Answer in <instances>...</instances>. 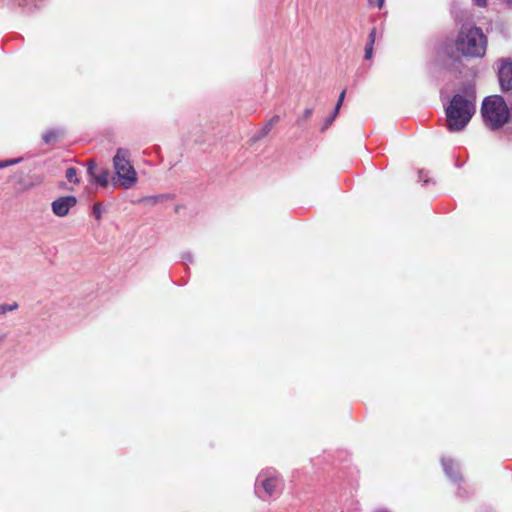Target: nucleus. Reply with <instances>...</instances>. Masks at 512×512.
Here are the masks:
<instances>
[{
    "label": "nucleus",
    "mask_w": 512,
    "mask_h": 512,
    "mask_svg": "<svg viewBox=\"0 0 512 512\" xmlns=\"http://www.w3.org/2000/svg\"><path fill=\"white\" fill-rule=\"evenodd\" d=\"M455 47L463 56L481 58L486 53L487 38L480 28L463 25L455 40Z\"/></svg>",
    "instance_id": "nucleus-1"
},
{
    "label": "nucleus",
    "mask_w": 512,
    "mask_h": 512,
    "mask_svg": "<svg viewBox=\"0 0 512 512\" xmlns=\"http://www.w3.org/2000/svg\"><path fill=\"white\" fill-rule=\"evenodd\" d=\"M312 115V109H306L303 113V118L304 119H309Z\"/></svg>",
    "instance_id": "nucleus-18"
},
{
    "label": "nucleus",
    "mask_w": 512,
    "mask_h": 512,
    "mask_svg": "<svg viewBox=\"0 0 512 512\" xmlns=\"http://www.w3.org/2000/svg\"><path fill=\"white\" fill-rule=\"evenodd\" d=\"M87 165L88 174L93 178V180L102 187H106L108 185L109 171L107 169H102L100 172H96L97 166L95 161L92 159L87 162Z\"/></svg>",
    "instance_id": "nucleus-6"
},
{
    "label": "nucleus",
    "mask_w": 512,
    "mask_h": 512,
    "mask_svg": "<svg viewBox=\"0 0 512 512\" xmlns=\"http://www.w3.org/2000/svg\"><path fill=\"white\" fill-rule=\"evenodd\" d=\"M481 115L486 126L497 130L510 119V110L503 97L491 95L483 100Z\"/></svg>",
    "instance_id": "nucleus-3"
},
{
    "label": "nucleus",
    "mask_w": 512,
    "mask_h": 512,
    "mask_svg": "<svg viewBox=\"0 0 512 512\" xmlns=\"http://www.w3.org/2000/svg\"><path fill=\"white\" fill-rule=\"evenodd\" d=\"M18 307L19 305L17 302H14L13 304L10 305L0 304V314H5L6 312L17 310Z\"/></svg>",
    "instance_id": "nucleus-13"
},
{
    "label": "nucleus",
    "mask_w": 512,
    "mask_h": 512,
    "mask_svg": "<svg viewBox=\"0 0 512 512\" xmlns=\"http://www.w3.org/2000/svg\"><path fill=\"white\" fill-rule=\"evenodd\" d=\"M113 164L121 185L126 189L131 188L137 181V173L131 164L129 151L119 148L113 158Z\"/></svg>",
    "instance_id": "nucleus-4"
},
{
    "label": "nucleus",
    "mask_w": 512,
    "mask_h": 512,
    "mask_svg": "<svg viewBox=\"0 0 512 512\" xmlns=\"http://www.w3.org/2000/svg\"><path fill=\"white\" fill-rule=\"evenodd\" d=\"M280 478L278 476L267 477L262 481V487L268 496H272L279 486Z\"/></svg>",
    "instance_id": "nucleus-9"
},
{
    "label": "nucleus",
    "mask_w": 512,
    "mask_h": 512,
    "mask_svg": "<svg viewBox=\"0 0 512 512\" xmlns=\"http://www.w3.org/2000/svg\"><path fill=\"white\" fill-rule=\"evenodd\" d=\"M443 465H444L446 473L449 474L450 476H452V470H453V467H454L453 462H451V461L443 462Z\"/></svg>",
    "instance_id": "nucleus-14"
},
{
    "label": "nucleus",
    "mask_w": 512,
    "mask_h": 512,
    "mask_svg": "<svg viewBox=\"0 0 512 512\" xmlns=\"http://www.w3.org/2000/svg\"><path fill=\"white\" fill-rule=\"evenodd\" d=\"M508 1H509V3H511V4H512V0H508Z\"/></svg>",
    "instance_id": "nucleus-22"
},
{
    "label": "nucleus",
    "mask_w": 512,
    "mask_h": 512,
    "mask_svg": "<svg viewBox=\"0 0 512 512\" xmlns=\"http://www.w3.org/2000/svg\"><path fill=\"white\" fill-rule=\"evenodd\" d=\"M477 6L483 7L486 5V0H473Z\"/></svg>",
    "instance_id": "nucleus-19"
},
{
    "label": "nucleus",
    "mask_w": 512,
    "mask_h": 512,
    "mask_svg": "<svg viewBox=\"0 0 512 512\" xmlns=\"http://www.w3.org/2000/svg\"><path fill=\"white\" fill-rule=\"evenodd\" d=\"M376 33H377V29L374 27L368 35V40L365 45V55H364V58L366 60H370L373 57V46H374V43L376 40Z\"/></svg>",
    "instance_id": "nucleus-10"
},
{
    "label": "nucleus",
    "mask_w": 512,
    "mask_h": 512,
    "mask_svg": "<svg viewBox=\"0 0 512 512\" xmlns=\"http://www.w3.org/2000/svg\"><path fill=\"white\" fill-rule=\"evenodd\" d=\"M374 512H390V511L387 509H384V508H380V509H376Z\"/></svg>",
    "instance_id": "nucleus-21"
},
{
    "label": "nucleus",
    "mask_w": 512,
    "mask_h": 512,
    "mask_svg": "<svg viewBox=\"0 0 512 512\" xmlns=\"http://www.w3.org/2000/svg\"><path fill=\"white\" fill-rule=\"evenodd\" d=\"M63 136H64V134L62 131L57 130V129H51V130L46 131L42 135V139L46 145H53V144H56L57 142H59L63 138Z\"/></svg>",
    "instance_id": "nucleus-8"
},
{
    "label": "nucleus",
    "mask_w": 512,
    "mask_h": 512,
    "mask_svg": "<svg viewBox=\"0 0 512 512\" xmlns=\"http://www.w3.org/2000/svg\"><path fill=\"white\" fill-rule=\"evenodd\" d=\"M475 112L474 104L460 94L453 96L446 108L447 128L450 131H461L471 120Z\"/></svg>",
    "instance_id": "nucleus-2"
},
{
    "label": "nucleus",
    "mask_w": 512,
    "mask_h": 512,
    "mask_svg": "<svg viewBox=\"0 0 512 512\" xmlns=\"http://www.w3.org/2000/svg\"><path fill=\"white\" fill-rule=\"evenodd\" d=\"M345 94H346V90L344 89L341 93H340V96H339V99L337 101V104H336V107L334 109V113H333V116L332 118L329 120V123L336 117V115L338 114L339 110H340V107L344 101V98H345Z\"/></svg>",
    "instance_id": "nucleus-12"
},
{
    "label": "nucleus",
    "mask_w": 512,
    "mask_h": 512,
    "mask_svg": "<svg viewBox=\"0 0 512 512\" xmlns=\"http://www.w3.org/2000/svg\"><path fill=\"white\" fill-rule=\"evenodd\" d=\"M93 210H94V214H95L96 218L99 219L101 217L100 205L99 204H94Z\"/></svg>",
    "instance_id": "nucleus-17"
},
{
    "label": "nucleus",
    "mask_w": 512,
    "mask_h": 512,
    "mask_svg": "<svg viewBox=\"0 0 512 512\" xmlns=\"http://www.w3.org/2000/svg\"><path fill=\"white\" fill-rule=\"evenodd\" d=\"M370 6L381 8L384 4V0H368Z\"/></svg>",
    "instance_id": "nucleus-15"
},
{
    "label": "nucleus",
    "mask_w": 512,
    "mask_h": 512,
    "mask_svg": "<svg viewBox=\"0 0 512 512\" xmlns=\"http://www.w3.org/2000/svg\"><path fill=\"white\" fill-rule=\"evenodd\" d=\"M499 80L504 90L512 89V63L506 62L499 70Z\"/></svg>",
    "instance_id": "nucleus-7"
},
{
    "label": "nucleus",
    "mask_w": 512,
    "mask_h": 512,
    "mask_svg": "<svg viewBox=\"0 0 512 512\" xmlns=\"http://www.w3.org/2000/svg\"><path fill=\"white\" fill-rule=\"evenodd\" d=\"M19 161H20L19 159H14V160H10V161H0V168H4L9 165L16 164Z\"/></svg>",
    "instance_id": "nucleus-16"
},
{
    "label": "nucleus",
    "mask_w": 512,
    "mask_h": 512,
    "mask_svg": "<svg viewBox=\"0 0 512 512\" xmlns=\"http://www.w3.org/2000/svg\"><path fill=\"white\" fill-rule=\"evenodd\" d=\"M278 119H279L278 117H275L274 119H272V120L270 121L269 126H268V130L270 129V127H271V126H273V124H274L275 122H277V121H278Z\"/></svg>",
    "instance_id": "nucleus-20"
},
{
    "label": "nucleus",
    "mask_w": 512,
    "mask_h": 512,
    "mask_svg": "<svg viewBox=\"0 0 512 512\" xmlns=\"http://www.w3.org/2000/svg\"><path fill=\"white\" fill-rule=\"evenodd\" d=\"M77 203L74 196H63L54 200L51 204L53 213L58 217H64L69 213V210Z\"/></svg>",
    "instance_id": "nucleus-5"
},
{
    "label": "nucleus",
    "mask_w": 512,
    "mask_h": 512,
    "mask_svg": "<svg viewBox=\"0 0 512 512\" xmlns=\"http://www.w3.org/2000/svg\"><path fill=\"white\" fill-rule=\"evenodd\" d=\"M66 178L71 183H74V184H79L80 183V180L77 177V170L74 167H69L66 170Z\"/></svg>",
    "instance_id": "nucleus-11"
}]
</instances>
